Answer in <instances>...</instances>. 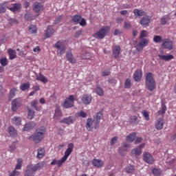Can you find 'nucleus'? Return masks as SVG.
Returning a JSON list of instances; mask_svg holds the SVG:
<instances>
[{"label":"nucleus","mask_w":176,"mask_h":176,"mask_svg":"<svg viewBox=\"0 0 176 176\" xmlns=\"http://www.w3.org/2000/svg\"><path fill=\"white\" fill-rule=\"evenodd\" d=\"M46 135V128L43 126L38 127L34 134L30 135L28 138V140L30 141H34L35 144H39L42 142L43 140L45 138V135Z\"/></svg>","instance_id":"obj_1"},{"label":"nucleus","mask_w":176,"mask_h":176,"mask_svg":"<svg viewBox=\"0 0 176 176\" xmlns=\"http://www.w3.org/2000/svg\"><path fill=\"white\" fill-rule=\"evenodd\" d=\"M145 85L149 91H153L156 89V82L153 78V74L148 72L145 74Z\"/></svg>","instance_id":"obj_2"},{"label":"nucleus","mask_w":176,"mask_h":176,"mask_svg":"<svg viewBox=\"0 0 176 176\" xmlns=\"http://www.w3.org/2000/svg\"><path fill=\"white\" fill-rule=\"evenodd\" d=\"M74 146L72 143H69L67 145V148L65 151L64 156L59 160H57V166L58 167H61L63 166V164L65 163V162H67V159L69 157V155L72 153V151H74Z\"/></svg>","instance_id":"obj_3"},{"label":"nucleus","mask_w":176,"mask_h":176,"mask_svg":"<svg viewBox=\"0 0 176 176\" xmlns=\"http://www.w3.org/2000/svg\"><path fill=\"white\" fill-rule=\"evenodd\" d=\"M111 31V28L109 26H103L99 31L93 34L94 38H98L99 39H104Z\"/></svg>","instance_id":"obj_4"},{"label":"nucleus","mask_w":176,"mask_h":176,"mask_svg":"<svg viewBox=\"0 0 176 176\" xmlns=\"http://www.w3.org/2000/svg\"><path fill=\"white\" fill-rule=\"evenodd\" d=\"M54 47L57 50L56 53L58 56H63L67 50V44H65V41H58L55 45Z\"/></svg>","instance_id":"obj_5"},{"label":"nucleus","mask_w":176,"mask_h":176,"mask_svg":"<svg viewBox=\"0 0 176 176\" xmlns=\"http://www.w3.org/2000/svg\"><path fill=\"white\" fill-rule=\"evenodd\" d=\"M45 167V162H39L36 165H28L27 166V170L30 171L31 173H35V171H38V170H42Z\"/></svg>","instance_id":"obj_6"},{"label":"nucleus","mask_w":176,"mask_h":176,"mask_svg":"<svg viewBox=\"0 0 176 176\" xmlns=\"http://www.w3.org/2000/svg\"><path fill=\"white\" fill-rule=\"evenodd\" d=\"M140 39L141 40L139 41V43L135 45V47L137 52H142V50H144V48L146 47V46H148V44L149 43V40L146 38Z\"/></svg>","instance_id":"obj_7"},{"label":"nucleus","mask_w":176,"mask_h":176,"mask_svg":"<svg viewBox=\"0 0 176 176\" xmlns=\"http://www.w3.org/2000/svg\"><path fill=\"white\" fill-rule=\"evenodd\" d=\"M20 107H21V99L15 98L12 101L11 109L12 112H16Z\"/></svg>","instance_id":"obj_8"},{"label":"nucleus","mask_w":176,"mask_h":176,"mask_svg":"<svg viewBox=\"0 0 176 176\" xmlns=\"http://www.w3.org/2000/svg\"><path fill=\"white\" fill-rule=\"evenodd\" d=\"M75 98L74 96L70 95L68 98H66L63 103L64 108H72L74 107V101Z\"/></svg>","instance_id":"obj_9"},{"label":"nucleus","mask_w":176,"mask_h":176,"mask_svg":"<svg viewBox=\"0 0 176 176\" xmlns=\"http://www.w3.org/2000/svg\"><path fill=\"white\" fill-rule=\"evenodd\" d=\"M162 47L163 49H168V50H173V41L168 38H165L163 40L162 43Z\"/></svg>","instance_id":"obj_10"},{"label":"nucleus","mask_w":176,"mask_h":176,"mask_svg":"<svg viewBox=\"0 0 176 176\" xmlns=\"http://www.w3.org/2000/svg\"><path fill=\"white\" fill-rule=\"evenodd\" d=\"M143 160L148 164H153V163L155 162V159L153 158V156H152V155L148 152L144 153Z\"/></svg>","instance_id":"obj_11"},{"label":"nucleus","mask_w":176,"mask_h":176,"mask_svg":"<svg viewBox=\"0 0 176 176\" xmlns=\"http://www.w3.org/2000/svg\"><path fill=\"white\" fill-rule=\"evenodd\" d=\"M151 20L152 17L151 16L146 15L141 19L140 24H141V25H146V27H148V25L151 24Z\"/></svg>","instance_id":"obj_12"},{"label":"nucleus","mask_w":176,"mask_h":176,"mask_svg":"<svg viewBox=\"0 0 176 176\" xmlns=\"http://www.w3.org/2000/svg\"><path fill=\"white\" fill-rule=\"evenodd\" d=\"M101 118H102V112H98L96 114V118L94 119V129L95 130H97L98 128V126L100 124V121L101 120Z\"/></svg>","instance_id":"obj_13"},{"label":"nucleus","mask_w":176,"mask_h":176,"mask_svg":"<svg viewBox=\"0 0 176 176\" xmlns=\"http://www.w3.org/2000/svg\"><path fill=\"white\" fill-rule=\"evenodd\" d=\"M32 9L35 13H39L43 10V5L39 2H35L33 4Z\"/></svg>","instance_id":"obj_14"},{"label":"nucleus","mask_w":176,"mask_h":176,"mask_svg":"<svg viewBox=\"0 0 176 176\" xmlns=\"http://www.w3.org/2000/svg\"><path fill=\"white\" fill-rule=\"evenodd\" d=\"M92 164L93 166L96 168H101L102 167H104V161L100 159H94L92 160Z\"/></svg>","instance_id":"obj_15"},{"label":"nucleus","mask_w":176,"mask_h":176,"mask_svg":"<svg viewBox=\"0 0 176 176\" xmlns=\"http://www.w3.org/2000/svg\"><path fill=\"white\" fill-rule=\"evenodd\" d=\"M74 122H75V117L69 116L63 119L60 121V123H65V124H67L68 126H69V124H73Z\"/></svg>","instance_id":"obj_16"},{"label":"nucleus","mask_w":176,"mask_h":176,"mask_svg":"<svg viewBox=\"0 0 176 176\" xmlns=\"http://www.w3.org/2000/svg\"><path fill=\"white\" fill-rule=\"evenodd\" d=\"M160 60H163L164 61H170V60H173L174 56L172 54H157Z\"/></svg>","instance_id":"obj_17"},{"label":"nucleus","mask_w":176,"mask_h":176,"mask_svg":"<svg viewBox=\"0 0 176 176\" xmlns=\"http://www.w3.org/2000/svg\"><path fill=\"white\" fill-rule=\"evenodd\" d=\"M9 10L16 13V12H20L21 10V3H16L12 4V7L9 8Z\"/></svg>","instance_id":"obj_18"},{"label":"nucleus","mask_w":176,"mask_h":176,"mask_svg":"<svg viewBox=\"0 0 176 176\" xmlns=\"http://www.w3.org/2000/svg\"><path fill=\"white\" fill-rule=\"evenodd\" d=\"M93 100V98L91 95H83L81 100L85 104V105H89V104L91 103V100Z\"/></svg>","instance_id":"obj_19"},{"label":"nucleus","mask_w":176,"mask_h":176,"mask_svg":"<svg viewBox=\"0 0 176 176\" xmlns=\"http://www.w3.org/2000/svg\"><path fill=\"white\" fill-rule=\"evenodd\" d=\"M66 58L71 64H76V59L74 57L72 52H68L66 54Z\"/></svg>","instance_id":"obj_20"},{"label":"nucleus","mask_w":176,"mask_h":176,"mask_svg":"<svg viewBox=\"0 0 176 176\" xmlns=\"http://www.w3.org/2000/svg\"><path fill=\"white\" fill-rule=\"evenodd\" d=\"M36 126V124L34 122H30L24 125L23 128V131H28L32 130Z\"/></svg>","instance_id":"obj_21"},{"label":"nucleus","mask_w":176,"mask_h":176,"mask_svg":"<svg viewBox=\"0 0 176 176\" xmlns=\"http://www.w3.org/2000/svg\"><path fill=\"white\" fill-rule=\"evenodd\" d=\"M113 49V56L115 57V58H119V56H120V45H116L112 47Z\"/></svg>","instance_id":"obj_22"},{"label":"nucleus","mask_w":176,"mask_h":176,"mask_svg":"<svg viewBox=\"0 0 176 176\" xmlns=\"http://www.w3.org/2000/svg\"><path fill=\"white\" fill-rule=\"evenodd\" d=\"M142 78V71L138 69L133 74V79L135 82H140Z\"/></svg>","instance_id":"obj_23"},{"label":"nucleus","mask_w":176,"mask_h":176,"mask_svg":"<svg viewBox=\"0 0 176 176\" xmlns=\"http://www.w3.org/2000/svg\"><path fill=\"white\" fill-rule=\"evenodd\" d=\"M164 126V120H163V118L157 119V122H155V129H157V130H162Z\"/></svg>","instance_id":"obj_24"},{"label":"nucleus","mask_w":176,"mask_h":176,"mask_svg":"<svg viewBox=\"0 0 176 176\" xmlns=\"http://www.w3.org/2000/svg\"><path fill=\"white\" fill-rule=\"evenodd\" d=\"M38 100H34L30 102V105L35 111H38V112H41L42 111V106L38 107Z\"/></svg>","instance_id":"obj_25"},{"label":"nucleus","mask_w":176,"mask_h":176,"mask_svg":"<svg viewBox=\"0 0 176 176\" xmlns=\"http://www.w3.org/2000/svg\"><path fill=\"white\" fill-rule=\"evenodd\" d=\"M11 122L14 126H21V117L14 116Z\"/></svg>","instance_id":"obj_26"},{"label":"nucleus","mask_w":176,"mask_h":176,"mask_svg":"<svg viewBox=\"0 0 176 176\" xmlns=\"http://www.w3.org/2000/svg\"><path fill=\"white\" fill-rule=\"evenodd\" d=\"M133 14L135 17H142V16H145V11L140 9L135 8L133 10Z\"/></svg>","instance_id":"obj_27"},{"label":"nucleus","mask_w":176,"mask_h":176,"mask_svg":"<svg viewBox=\"0 0 176 176\" xmlns=\"http://www.w3.org/2000/svg\"><path fill=\"white\" fill-rule=\"evenodd\" d=\"M93 119L91 118H88L87 120V123H86V129L87 131H93Z\"/></svg>","instance_id":"obj_28"},{"label":"nucleus","mask_w":176,"mask_h":176,"mask_svg":"<svg viewBox=\"0 0 176 176\" xmlns=\"http://www.w3.org/2000/svg\"><path fill=\"white\" fill-rule=\"evenodd\" d=\"M8 134L10 137H17V131L13 126H10L8 127Z\"/></svg>","instance_id":"obj_29"},{"label":"nucleus","mask_w":176,"mask_h":176,"mask_svg":"<svg viewBox=\"0 0 176 176\" xmlns=\"http://www.w3.org/2000/svg\"><path fill=\"white\" fill-rule=\"evenodd\" d=\"M45 157V148H38L37 149V159H42V157Z\"/></svg>","instance_id":"obj_30"},{"label":"nucleus","mask_w":176,"mask_h":176,"mask_svg":"<svg viewBox=\"0 0 176 176\" xmlns=\"http://www.w3.org/2000/svg\"><path fill=\"white\" fill-rule=\"evenodd\" d=\"M63 116V112H61V109L60 107H57L55 109V113L54 116V119H60Z\"/></svg>","instance_id":"obj_31"},{"label":"nucleus","mask_w":176,"mask_h":176,"mask_svg":"<svg viewBox=\"0 0 176 176\" xmlns=\"http://www.w3.org/2000/svg\"><path fill=\"white\" fill-rule=\"evenodd\" d=\"M36 80L42 82V83H47V82H49L47 78L45 76L42 75V74H39V75L36 76Z\"/></svg>","instance_id":"obj_32"},{"label":"nucleus","mask_w":176,"mask_h":176,"mask_svg":"<svg viewBox=\"0 0 176 176\" xmlns=\"http://www.w3.org/2000/svg\"><path fill=\"white\" fill-rule=\"evenodd\" d=\"M137 137V133H131L129 135L126 137V141L128 142H133L134 140H135V138Z\"/></svg>","instance_id":"obj_33"},{"label":"nucleus","mask_w":176,"mask_h":176,"mask_svg":"<svg viewBox=\"0 0 176 176\" xmlns=\"http://www.w3.org/2000/svg\"><path fill=\"white\" fill-rule=\"evenodd\" d=\"M53 34H54V29L50 26L48 27L45 32V38H50V36H52Z\"/></svg>","instance_id":"obj_34"},{"label":"nucleus","mask_w":176,"mask_h":176,"mask_svg":"<svg viewBox=\"0 0 176 176\" xmlns=\"http://www.w3.org/2000/svg\"><path fill=\"white\" fill-rule=\"evenodd\" d=\"M6 9H9L8 2L0 3V13H5V12H6Z\"/></svg>","instance_id":"obj_35"},{"label":"nucleus","mask_w":176,"mask_h":176,"mask_svg":"<svg viewBox=\"0 0 176 176\" xmlns=\"http://www.w3.org/2000/svg\"><path fill=\"white\" fill-rule=\"evenodd\" d=\"M8 53L10 56V60H14V58L17 57V56L16 55V51H14V50L9 49L8 50Z\"/></svg>","instance_id":"obj_36"},{"label":"nucleus","mask_w":176,"mask_h":176,"mask_svg":"<svg viewBox=\"0 0 176 176\" xmlns=\"http://www.w3.org/2000/svg\"><path fill=\"white\" fill-rule=\"evenodd\" d=\"M142 153V149L140 148H135L132 149L131 154L134 155L135 156H140Z\"/></svg>","instance_id":"obj_37"},{"label":"nucleus","mask_w":176,"mask_h":176,"mask_svg":"<svg viewBox=\"0 0 176 176\" xmlns=\"http://www.w3.org/2000/svg\"><path fill=\"white\" fill-rule=\"evenodd\" d=\"M166 109L167 107H166V105L163 104L162 109L155 113V116H160L161 115H164V113H166Z\"/></svg>","instance_id":"obj_38"},{"label":"nucleus","mask_w":176,"mask_h":176,"mask_svg":"<svg viewBox=\"0 0 176 176\" xmlns=\"http://www.w3.org/2000/svg\"><path fill=\"white\" fill-rule=\"evenodd\" d=\"M160 20H161V24H162V25H166V24H167V22L171 20V18H170V16L166 15L162 18H161Z\"/></svg>","instance_id":"obj_39"},{"label":"nucleus","mask_w":176,"mask_h":176,"mask_svg":"<svg viewBox=\"0 0 176 176\" xmlns=\"http://www.w3.org/2000/svg\"><path fill=\"white\" fill-rule=\"evenodd\" d=\"M28 118L30 120H32V119H34V116H35V111H34L30 108H28Z\"/></svg>","instance_id":"obj_40"},{"label":"nucleus","mask_w":176,"mask_h":176,"mask_svg":"<svg viewBox=\"0 0 176 176\" xmlns=\"http://www.w3.org/2000/svg\"><path fill=\"white\" fill-rule=\"evenodd\" d=\"M30 87V82L23 83L20 86V89L22 91H25V90H28Z\"/></svg>","instance_id":"obj_41"},{"label":"nucleus","mask_w":176,"mask_h":176,"mask_svg":"<svg viewBox=\"0 0 176 176\" xmlns=\"http://www.w3.org/2000/svg\"><path fill=\"white\" fill-rule=\"evenodd\" d=\"M125 171L126 173H127V174H131L132 173H134V171H135V169L132 165H128L125 168Z\"/></svg>","instance_id":"obj_42"},{"label":"nucleus","mask_w":176,"mask_h":176,"mask_svg":"<svg viewBox=\"0 0 176 176\" xmlns=\"http://www.w3.org/2000/svg\"><path fill=\"white\" fill-rule=\"evenodd\" d=\"M129 122L131 124H138V117L133 116L130 118Z\"/></svg>","instance_id":"obj_43"},{"label":"nucleus","mask_w":176,"mask_h":176,"mask_svg":"<svg viewBox=\"0 0 176 176\" xmlns=\"http://www.w3.org/2000/svg\"><path fill=\"white\" fill-rule=\"evenodd\" d=\"M153 41L155 43H160V42L163 43V38H162V36L155 35L154 36Z\"/></svg>","instance_id":"obj_44"},{"label":"nucleus","mask_w":176,"mask_h":176,"mask_svg":"<svg viewBox=\"0 0 176 176\" xmlns=\"http://www.w3.org/2000/svg\"><path fill=\"white\" fill-rule=\"evenodd\" d=\"M72 20L74 23L78 24L80 21V20H82V16L80 15L76 14L73 16Z\"/></svg>","instance_id":"obj_45"},{"label":"nucleus","mask_w":176,"mask_h":176,"mask_svg":"<svg viewBox=\"0 0 176 176\" xmlns=\"http://www.w3.org/2000/svg\"><path fill=\"white\" fill-rule=\"evenodd\" d=\"M22 166H23V160L21 159L17 160V164L15 166V170H21Z\"/></svg>","instance_id":"obj_46"},{"label":"nucleus","mask_w":176,"mask_h":176,"mask_svg":"<svg viewBox=\"0 0 176 176\" xmlns=\"http://www.w3.org/2000/svg\"><path fill=\"white\" fill-rule=\"evenodd\" d=\"M148 31L146 30H142L140 32V39H145L144 38H148Z\"/></svg>","instance_id":"obj_47"},{"label":"nucleus","mask_w":176,"mask_h":176,"mask_svg":"<svg viewBox=\"0 0 176 176\" xmlns=\"http://www.w3.org/2000/svg\"><path fill=\"white\" fill-rule=\"evenodd\" d=\"M96 94H98V96H104V90L102 89V88H101L100 87H97L96 89Z\"/></svg>","instance_id":"obj_48"},{"label":"nucleus","mask_w":176,"mask_h":176,"mask_svg":"<svg viewBox=\"0 0 176 176\" xmlns=\"http://www.w3.org/2000/svg\"><path fill=\"white\" fill-rule=\"evenodd\" d=\"M152 173L154 175L159 176L162 175V170L155 168L152 170Z\"/></svg>","instance_id":"obj_49"},{"label":"nucleus","mask_w":176,"mask_h":176,"mask_svg":"<svg viewBox=\"0 0 176 176\" xmlns=\"http://www.w3.org/2000/svg\"><path fill=\"white\" fill-rule=\"evenodd\" d=\"M17 91V89L12 88L10 91V100H12L16 96V92Z\"/></svg>","instance_id":"obj_50"},{"label":"nucleus","mask_w":176,"mask_h":176,"mask_svg":"<svg viewBox=\"0 0 176 176\" xmlns=\"http://www.w3.org/2000/svg\"><path fill=\"white\" fill-rule=\"evenodd\" d=\"M125 89H130L131 87V80L130 79L126 78L124 82Z\"/></svg>","instance_id":"obj_51"},{"label":"nucleus","mask_w":176,"mask_h":176,"mask_svg":"<svg viewBox=\"0 0 176 176\" xmlns=\"http://www.w3.org/2000/svg\"><path fill=\"white\" fill-rule=\"evenodd\" d=\"M77 116H78L79 118H87V113L84 111H80L77 113Z\"/></svg>","instance_id":"obj_52"},{"label":"nucleus","mask_w":176,"mask_h":176,"mask_svg":"<svg viewBox=\"0 0 176 176\" xmlns=\"http://www.w3.org/2000/svg\"><path fill=\"white\" fill-rule=\"evenodd\" d=\"M81 57L83 60H89L91 57V55L89 52H85L81 55Z\"/></svg>","instance_id":"obj_53"},{"label":"nucleus","mask_w":176,"mask_h":176,"mask_svg":"<svg viewBox=\"0 0 176 176\" xmlns=\"http://www.w3.org/2000/svg\"><path fill=\"white\" fill-rule=\"evenodd\" d=\"M29 32L31 34H36V26H35V25H30L29 27Z\"/></svg>","instance_id":"obj_54"},{"label":"nucleus","mask_w":176,"mask_h":176,"mask_svg":"<svg viewBox=\"0 0 176 176\" xmlns=\"http://www.w3.org/2000/svg\"><path fill=\"white\" fill-rule=\"evenodd\" d=\"M119 152H120V155H122V156H123L124 155V153H126V152H127V148L123 147V146H121L119 148Z\"/></svg>","instance_id":"obj_55"},{"label":"nucleus","mask_w":176,"mask_h":176,"mask_svg":"<svg viewBox=\"0 0 176 176\" xmlns=\"http://www.w3.org/2000/svg\"><path fill=\"white\" fill-rule=\"evenodd\" d=\"M0 63L3 67H6L8 65V59L6 58H2L0 59Z\"/></svg>","instance_id":"obj_56"},{"label":"nucleus","mask_w":176,"mask_h":176,"mask_svg":"<svg viewBox=\"0 0 176 176\" xmlns=\"http://www.w3.org/2000/svg\"><path fill=\"white\" fill-rule=\"evenodd\" d=\"M61 20H63V16L62 15H60V16H57L55 19L54 22V25L60 23V21H61Z\"/></svg>","instance_id":"obj_57"},{"label":"nucleus","mask_w":176,"mask_h":176,"mask_svg":"<svg viewBox=\"0 0 176 176\" xmlns=\"http://www.w3.org/2000/svg\"><path fill=\"white\" fill-rule=\"evenodd\" d=\"M144 118H145L146 120H150V118H149V113H148V111H143L142 112Z\"/></svg>","instance_id":"obj_58"},{"label":"nucleus","mask_w":176,"mask_h":176,"mask_svg":"<svg viewBox=\"0 0 176 176\" xmlns=\"http://www.w3.org/2000/svg\"><path fill=\"white\" fill-rule=\"evenodd\" d=\"M124 28H125V30H130V28H131V23H130V22L125 21Z\"/></svg>","instance_id":"obj_59"},{"label":"nucleus","mask_w":176,"mask_h":176,"mask_svg":"<svg viewBox=\"0 0 176 176\" xmlns=\"http://www.w3.org/2000/svg\"><path fill=\"white\" fill-rule=\"evenodd\" d=\"M82 32H83L82 30H78L77 32H76V33L74 34V38H79V36H80V35H82Z\"/></svg>","instance_id":"obj_60"},{"label":"nucleus","mask_w":176,"mask_h":176,"mask_svg":"<svg viewBox=\"0 0 176 176\" xmlns=\"http://www.w3.org/2000/svg\"><path fill=\"white\" fill-rule=\"evenodd\" d=\"M116 142H118V137L112 138V139L111 140V142H110L111 145H115V144H116Z\"/></svg>","instance_id":"obj_61"},{"label":"nucleus","mask_w":176,"mask_h":176,"mask_svg":"<svg viewBox=\"0 0 176 176\" xmlns=\"http://www.w3.org/2000/svg\"><path fill=\"white\" fill-rule=\"evenodd\" d=\"M78 23L80 25H81V27H85V25H86V20H85V19H81Z\"/></svg>","instance_id":"obj_62"},{"label":"nucleus","mask_w":176,"mask_h":176,"mask_svg":"<svg viewBox=\"0 0 176 176\" xmlns=\"http://www.w3.org/2000/svg\"><path fill=\"white\" fill-rule=\"evenodd\" d=\"M20 175V172L16 171V169L10 174V176H19Z\"/></svg>","instance_id":"obj_63"},{"label":"nucleus","mask_w":176,"mask_h":176,"mask_svg":"<svg viewBox=\"0 0 176 176\" xmlns=\"http://www.w3.org/2000/svg\"><path fill=\"white\" fill-rule=\"evenodd\" d=\"M24 176H34V173L27 169Z\"/></svg>","instance_id":"obj_64"}]
</instances>
